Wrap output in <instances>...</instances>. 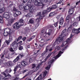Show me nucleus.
<instances>
[{
	"instance_id": "nucleus-1",
	"label": "nucleus",
	"mask_w": 80,
	"mask_h": 80,
	"mask_svg": "<svg viewBox=\"0 0 80 80\" xmlns=\"http://www.w3.org/2000/svg\"><path fill=\"white\" fill-rule=\"evenodd\" d=\"M37 0H29L27 3L28 5L30 6V13H33L35 10V6H33L34 2H36Z\"/></svg>"
},
{
	"instance_id": "nucleus-2",
	"label": "nucleus",
	"mask_w": 80,
	"mask_h": 80,
	"mask_svg": "<svg viewBox=\"0 0 80 80\" xmlns=\"http://www.w3.org/2000/svg\"><path fill=\"white\" fill-rule=\"evenodd\" d=\"M3 18H7V20L8 21V23L7 24V26L8 27H10V19H9L10 18V15H9V13L8 12H6L4 13L3 14Z\"/></svg>"
},
{
	"instance_id": "nucleus-3",
	"label": "nucleus",
	"mask_w": 80,
	"mask_h": 80,
	"mask_svg": "<svg viewBox=\"0 0 80 80\" xmlns=\"http://www.w3.org/2000/svg\"><path fill=\"white\" fill-rule=\"evenodd\" d=\"M17 41H15L12 43L11 45V48H10V52H14V50L13 49H14V50H17Z\"/></svg>"
},
{
	"instance_id": "nucleus-4",
	"label": "nucleus",
	"mask_w": 80,
	"mask_h": 80,
	"mask_svg": "<svg viewBox=\"0 0 80 80\" xmlns=\"http://www.w3.org/2000/svg\"><path fill=\"white\" fill-rule=\"evenodd\" d=\"M9 35V39H10V28H7L5 29L4 31L3 35L4 37L8 36V35Z\"/></svg>"
},
{
	"instance_id": "nucleus-5",
	"label": "nucleus",
	"mask_w": 80,
	"mask_h": 80,
	"mask_svg": "<svg viewBox=\"0 0 80 80\" xmlns=\"http://www.w3.org/2000/svg\"><path fill=\"white\" fill-rule=\"evenodd\" d=\"M38 0L40 2H38V1H36L34 3L35 6H37V7L41 6V8H43V7L44 6V4L42 3V2H43V0Z\"/></svg>"
},
{
	"instance_id": "nucleus-6",
	"label": "nucleus",
	"mask_w": 80,
	"mask_h": 80,
	"mask_svg": "<svg viewBox=\"0 0 80 80\" xmlns=\"http://www.w3.org/2000/svg\"><path fill=\"white\" fill-rule=\"evenodd\" d=\"M8 69H6L4 72H3L2 73V75L5 76L4 78H5V80H6V79H7V78H9V76L10 75L9 74H8L7 75V73H8Z\"/></svg>"
},
{
	"instance_id": "nucleus-7",
	"label": "nucleus",
	"mask_w": 80,
	"mask_h": 80,
	"mask_svg": "<svg viewBox=\"0 0 80 80\" xmlns=\"http://www.w3.org/2000/svg\"><path fill=\"white\" fill-rule=\"evenodd\" d=\"M20 22H16L13 25V28L18 29L21 27V26L20 25Z\"/></svg>"
},
{
	"instance_id": "nucleus-8",
	"label": "nucleus",
	"mask_w": 80,
	"mask_h": 80,
	"mask_svg": "<svg viewBox=\"0 0 80 80\" xmlns=\"http://www.w3.org/2000/svg\"><path fill=\"white\" fill-rule=\"evenodd\" d=\"M71 18H72V16L71 15H69L67 16L66 18V21L68 23L70 22V20H71Z\"/></svg>"
},
{
	"instance_id": "nucleus-9",
	"label": "nucleus",
	"mask_w": 80,
	"mask_h": 80,
	"mask_svg": "<svg viewBox=\"0 0 80 80\" xmlns=\"http://www.w3.org/2000/svg\"><path fill=\"white\" fill-rule=\"evenodd\" d=\"M63 53V52H62L61 51H59L58 54L57 55L56 57L54 58L55 59V60H57V59L58 58H59V57H60L62 55L61 54H62V53Z\"/></svg>"
},
{
	"instance_id": "nucleus-10",
	"label": "nucleus",
	"mask_w": 80,
	"mask_h": 80,
	"mask_svg": "<svg viewBox=\"0 0 80 80\" xmlns=\"http://www.w3.org/2000/svg\"><path fill=\"white\" fill-rule=\"evenodd\" d=\"M72 33H76V34H78L79 33L78 29L74 28L72 29Z\"/></svg>"
},
{
	"instance_id": "nucleus-11",
	"label": "nucleus",
	"mask_w": 80,
	"mask_h": 80,
	"mask_svg": "<svg viewBox=\"0 0 80 80\" xmlns=\"http://www.w3.org/2000/svg\"><path fill=\"white\" fill-rule=\"evenodd\" d=\"M52 33H53V29L52 28L49 29L48 32L47 33L49 36H50L52 34Z\"/></svg>"
},
{
	"instance_id": "nucleus-12",
	"label": "nucleus",
	"mask_w": 80,
	"mask_h": 80,
	"mask_svg": "<svg viewBox=\"0 0 80 80\" xmlns=\"http://www.w3.org/2000/svg\"><path fill=\"white\" fill-rule=\"evenodd\" d=\"M73 33L72 32V33L71 34V35L69 37V38H68L66 40V42H69L70 41V40H71V38H72L73 36H74V35H72Z\"/></svg>"
},
{
	"instance_id": "nucleus-13",
	"label": "nucleus",
	"mask_w": 80,
	"mask_h": 80,
	"mask_svg": "<svg viewBox=\"0 0 80 80\" xmlns=\"http://www.w3.org/2000/svg\"><path fill=\"white\" fill-rule=\"evenodd\" d=\"M28 63L27 62H26L25 61L22 60L21 62V65H22L23 67H25V65H27Z\"/></svg>"
},
{
	"instance_id": "nucleus-14",
	"label": "nucleus",
	"mask_w": 80,
	"mask_h": 80,
	"mask_svg": "<svg viewBox=\"0 0 80 80\" xmlns=\"http://www.w3.org/2000/svg\"><path fill=\"white\" fill-rule=\"evenodd\" d=\"M24 22V20H23L22 19H21L19 21V22L18 23H19V24L21 26H22V25H23V22Z\"/></svg>"
},
{
	"instance_id": "nucleus-15",
	"label": "nucleus",
	"mask_w": 80,
	"mask_h": 80,
	"mask_svg": "<svg viewBox=\"0 0 80 80\" xmlns=\"http://www.w3.org/2000/svg\"><path fill=\"white\" fill-rule=\"evenodd\" d=\"M64 21V20H63V18L62 17L61 18H60V21H59V24L60 25H62V24H63V23Z\"/></svg>"
},
{
	"instance_id": "nucleus-16",
	"label": "nucleus",
	"mask_w": 80,
	"mask_h": 80,
	"mask_svg": "<svg viewBox=\"0 0 80 80\" xmlns=\"http://www.w3.org/2000/svg\"><path fill=\"white\" fill-rule=\"evenodd\" d=\"M22 42H23L22 41H21L20 42H19L18 43L17 42L16 45L17 47H20V46H21V45H22Z\"/></svg>"
},
{
	"instance_id": "nucleus-17",
	"label": "nucleus",
	"mask_w": 80,
	"mask_h": 80,
	"mask_svg": "<svg viewBox=\"0 0 80 80\" xmlns=\"http://www.w3.org/2000/svg\"><path fill=\"white\" fill-rule=\"evenodd\" d=\"M36 60V57H33L32 58H30L29 59V62H31L32 61L33 62V61H34V60Z\"/></svg>"
},
{
	"instance_id": "nucleus-18",
	"label": "nucleus",
	"mask_w": 80,
	"mask_h": 80,
	"mask_svg": "<svg viewBox=\"0 0 80 80\" xmlns=\"http://www.w3.org/2000/svg\"><path fill=\"white\" fill-rule=\"evenodd\" d=\"M56 40L57 41H59V42H61L63 40V38H61V37H60V36L58 38H56Z\"/></svg>"
},
{
	"instance_id": "nucleus-19",
	"label": "nucleus",
	"mask_w": 80,
	"mask_h": 80,
	"mask_svg": "<svg viewBox=\"0 0 80 80\" xmlns=\"http://www.w3.org/2000/svg\"><path fill=\"white\" fill-rule=\"evenodd\" d=\"M42 74L40 75L35 80H42Z\"/></svg>"
},
{
	"instance_id": "nucleus-20",
	"label": "nucleus",
	"mask_w": 80,
	"mask_h": 80,
	"mask_svg": "<svg viewBox=\"0 0 80 80\" xmlns=\"http://www.w3.org/2000/svg\"><path fill=\"white\" fill-rule=\"evenodd\" d=\"M47 71H45L42 74V75L43 77H42V79H43V78H44L45 77H46V76L47 75Z\"/></svg>"
},
{
	"instance_id": "nucleus-21",
	"label": "nucleus",
	"mask_w": 80,
	"mask_h": 80,
	"mask_svg": "<svg viewBox=\"0 0 80 80\" xmlns=\"http://www.w3.org/2000/svg\"><path fill=\"white\" fill-rule=\"evenodd\" d=\"M20 59V58L18 57V56L13 61V62L14 63H15L16 62H17Z\"/></svg>"
},
{
	"instance_id": "nucleus-22",
	"label": "nucleus",
	"mask_w": 80,
	"mask_h": 80,
	"mask_svg": "<svg viewBox=\"0 0 80 80\" xmlns=\"http://www.w3.org/2000/svg\"><path fill=\"white\" fill-rule=\"evenodd\" d=\"M41 36H42V37H45V38H46V37H49V36L47 34V33H44L42 35H41Z\"/></svg>"
},
{
	"instance_id": "nucleus-23",
	"label": "nucleus",
	"mask_w": 80,
	"mask_h": 80,
	"mask_svg": "<svg viewBox=\"0 0 80 80\" xmlns=\"http://www.w3.org/2000/svg\"><path fill=\"white\" fill-rule=\"evenodd\" d=\"M51 8L52 10L56 9L57 8V6L56 4L53 5L52 6Z\"/></svg>"
},
{
	"instance_id": "nucleus-24",
	"label": "nucleus",
	"mask_w": 80,
	"mask_h": 80,
	"mask_svg": "<svg viewBox=\"0 0 80 80\" xmlns=\"http://www.w3.org/2000/svg\"><path fill=\"white\" fill-rule=\"evenodd\" d=\"M30 7L28 6H26L23 7L24 10H27L29 9Z\"/></svg>"
},
{
	"instance_id": "nucleus-25",
	"label": "nucleus",
	"mask_w": 80,
	"mask_h": 80,
	"mask_svg": "<svg viewBox=\"0 0 80 80\" xmlns=\"http://www.w3.org/2000/svg\"><path fill=\"white\" fill-rule=\"evenodd\" d=\"M55 12H53L50 13L49 14V17H52V16H53V15H55Z\"/></svg>"
},
{
	"instance_id": "nucleus-26",
	"label": "nucleus",
	"mask_w": 80,
	"mask_h": 80,
	"mask_svg": "<svg viewBox=\"0 0 80 80\" xmlns=\"http://www.w3.org/2000/svg\"><path fill=\"white\" fill-rule=\"evenodd\" d=\"M5 11V9L4 8H2L0 10V13H2V12H4Z\"/></svg>"
},
{
	"instance_id": "nucleus-27",
	"label": "nucleus",
	"mask_w": 80,
	"mask_h": 80,
	"mask_svg": "<svg viewBox=\"0 0 80 80\" xmlns=\"http://www.w3.org/2000/svg\"><path fill=\"white\" fill-rule=\"evenodd\" d=\"M67 43H68V42H67V41H66L64 42L61 45V47L62 48L63 47V46H64V45H65L67 44Z\"/></svg>"
},
{
	"instance_id": "nucleus-28",
	"label": "nucleus",
	"mask_w": 80,
	"mask_h": 80,
	"mask_svg": "<svg viewBox=\"0 0 80 80\" xmlns=\"http://www.w3.org/2000/svg\"><path fill=\"white\" fill-rule=\"evenodd\" d=\"M45 29H42V30H41V35H43V34L44 33H45Z\"/></svg>"
},
{
	"instance_id": "nucleus-29",
	"label": "nucleus",
	"mask_w": 80,
	"mask_h": 80,
	"mask_svg": "<svg viewBox=\"0 0 80 80\" xmlns=\"http://www.w3.org/2000/svg\"><path fill=\"white\" fill-rule=\"evenodd\" d=\"M50 3L51 2V1H49L48 0H43L42 1V3Z\"/></svg>"
},
{
	"instance_id": "nucleus-30",
	"label": "nucleus",
	"mask_w": 80,
	"mask_h": 80,
	"mask_svg": "<svg viewBox=\"0 0 80 80\" xmlns=\"http://www.w3.org/2000/svg\"><path fill=\"white\" fill-rule=\"evenodd\" d=\"M49 48H50V46L48 45L46 46L45 51L47 52L48 50H49Z\"/></svg>"
},
{
	"instance_id": "nucleus-31",
	"label": "nucleus",
	"mask_w": 80,
	"mask_h": 80,
	"mask_svg": "<svg viewBox=\"0 0 80 80\" xmlns=\"http://www.w3.org/2000/svg\"><path fill=\"white\" fill-rule=\"evenodd\" d=\"M3 22V18L2 17L0 16V23H2Z\"/></svg>"
},
{
	"instance_id": "nucleus-32",
	"label": "nucleus",
	"mask_w": 80,
	"mask_h": 80,
	"mask_svg": "<svg viewBox=\"0 0 80 80\" xmlns=\"http://www.w3.org/2000/svg\"><path fill=\"white\" fill-rule=\"evenodd\" d=\"M18 56L19 58H20H20H23V57H24V55H23V53H20L19 54Z\"/></svg>"
},
{
	"instance_id": "nucleus-33",
	"label": "nucleus",
	"mask_w": 80,
	"mask_h": 80,
	"mask_svg": "<svg viewBox=\"0 0 80 80\" xmlns=\"http://www.w3.org/2000/svg\"><path fill=\"white\" fill-rule=\"evenodd\" d=\"M22 36H19L17 39H16V40H17L16 41V42H18V41H19V40H20L21 39H22Z\"/></svg>"
},
{
	"instance_id": "nucleus-34",
	"label": "nucleus",
	"mask_w": 80,
	"mask_h": 80,
	"mask_svg": "<svg viewBox=\"0 0 80 80\" xmlns=\"http://www.w3.org/2000/svg\"><path fill=\"white\" fill-rule=\"evenodd\" d=\"M6 67H10V61H9L8 62L6 63Z\"/></svg>"
},
{
	"instance_id": "nucleus-35",
	"label": "nucleus",
	"mask_w": 80,
	"mask_h": 80,
	"mask_svg": "<svg viewBox=\"0 0 80 80\" xmlns=\"http://www.w3.org/2000/svg\"><path fill=\"white\" fill-rule=\"evenodd\" d=\"M18 67V68H23V66H22V64H17L16 66Z\"/></svg>"
},
{
	"instance_id": "nucleus-36",
	"label": "nucleus",
	"mask_w": 80,
	"mask_h": 80,
	"mask_svg": "<svg viewBox=\"0 0 80 80\" xmlns=\"http://www.w3.org/2000/svg\"><path fill=\"white\" fill-rule=\"evenodd\" d=\"M71 31H72V28L69 27L67 30V32H68V33H70V32H71Z\"/></svg>"
},
{
	"instance_id": "nucleus-37",
	"label": "nucleus",
	"mask_w": 80,
	"mask_h": 80,
	"mask_svg": "<svg viewBox=\"0 0 80 80\" xmlns=\"http://www.w3.org/2000/svg\"><path fill=\"white\" fill-rule=\"evenodd\" d=\"M29 23L32 24V23H34V21L32 19H31L29 20Z\"/></svg>"
},
{
	"instance_id": "nucleus-38",
	"label": "nucleus",
	"mask_w": 80,
	"mask_h": 80,
	"mask_svg": "<svg viewBox=\"0 0 80 80\" xmlns=\"http://www.w3.org/2000/svg\"><path fill=\"white\" fill-rule=\"evenodd\" d=\"M52 10V8L49 7V8H48L47 9V12H50V11H51Z\"/></svg>"
},
{
	"instance_id": "nucleus-39",
	"label": "nucleus",
	"mask_w": 80,
	"mask_h": 80,
	"mask_svg": "<svg viewBox=\"0 0 80 80\" xmlns=\"http://www.w3.org/2000/svg\"><path fill=\"white\" fill-rule=\"evenodd\" d=\"M5 42L7 43V45H8L9 43H10V41L9 39L8 40H6L5 41Z\"/></svg>"
},
{
	"instance_id": "nucleus-40",
	"label": "nucleus",
	"mask_w": 80,
	"mask_h": 80,
	"mask_svg": "<svg viewBox=\"0 0 80 80\" xmlns=\"http://www.w3.org/2000/svg\"><path fill=\"white\" fill-rule=\"evenodd\" d=\"M19 10H22L23 8V6L22 5H19L18 6Z\"/></svg>"
},
{
	"instance_id": "nucleus-41",
	"label": "nucleus",
	"mask_w": 80,
	"mask_h": 80,
	"mask_svg": "<svg viewBox=\"0 0 80 80\" xmlns=\"http://www.w3.org/2000/svg\"><path fill=\"white\" fill-rule=\"evenodd\" d=\"M18 47V48L19 50H22L23 48V46H19V47Z\"/></svg>"
},
{
	"instance_id": "nucleus-42",
	"label": "nucleus",
	"mask_w": 80,
	"mask_h": 80,
	"mask_svg": "<svg viewBox=\"0 0 80 80\" xmlns=\"http://www.w3.org/2000/svg\"><path fill=\"white\" fill-rule=\"evenodd\" d=\"M15 12L16 14L18 16L19 15H20V14H21V12H20L19 11H16Z\"/></svg>"
},
{
	"instance_id": "nucleus-43",
	"label": "nucleus",
	"mask_w": 80,
	"mask_h": 80,
	"mask_svg": "<svg viewBox=\"0 0 80 80\" xmlns=\"http://www.w3.org/2000/svg\"><path fill=\"white\" fill-rule=\"evenodd\" d=\"M39 68H40V66L39 65H38L36 68V69L34 70V72H36V71H37L39 69Z\"/></svg>"
},
{
	"instance_id": "nucleus-44",
	"label": "nucleus",
	"mask_w": 80,
	"mask_h": 80,
	"mask_svg": "<svg viewBox=\"0 0 80 80\" xmlns=\"http://www.w3.org/2000/svg\"><path fill=\"white\" fill-rule=\"evenodd\" d=\"M17 68H18V67L17 66H16V67L14 68V74L16 73V72L17 71Z\"/></svg>"
},
{
	"instance_id": "nucleus-45",
	"label": "nucleus",
	"mask_w": 80,
	"mask_h": 80,
	"mask_svg": "<svg viewBox=\"0 0 80 80\" xmlns=\"http://www.w3.org/2000/svg\"><path fill=\"white\" fill-rule=\"evenodd\" d=\"M14 20H15V19H13V18H12L11 19L10 23H13L14 22Z\"/></svg>"
},
{
	"instance_id": "nucleus-46",
	"label": "nucleus",
	"mask_w": 80,
	"mask_h": 80,
	"mask_svg": "<svg viewBox=\"0 0 80 80\" xmlns=\"http://www.w3.org/2000/svg\"><path fill=\"white\" fill-rule=\"evenodd\" d=\"M58 21L57 22H56L54 24V25L55 27L58 26Z\"/></svg>"
},
{
	"instance_id": "nucleus-47",
	"label": "nucleus",
	"mask_w": 80,
	"mask_h": 80,
	"mask_svg": "<svg viewBox=\"0 0 80 80\" xmlns=\"http://www.w3.org/2000/svg\"><path fill=\"white\" fill-rule=\"evenodd\" d=\"M73 12V8H72L69 9L68 11V12Z\"/></svg>"
},
{
	"instance_id": "nucleus-48",
	"label": "nucleus",
	"mask_w": 80,
	"mask_h": 80,
	"mask_svg": "<svg viewBox=\"0 0 80 80\" xmlns=\"http://www.w3.org/2000/svg\"><path fill=\"white\" fill-rule=\"evenodd\" d=\"M38 18H39L40 20H42V19L43 18V16H42V15H41L39 16H38Z\"/></svg>"
},
{
	"instance_id": "nucleus-49",
	"label": "nucleus",
	"mask_w": 80,
	"mask_h": 80,
	"mask_svg": "<svg viewBox=\"0 0 80 80\" xmlns=\"http://www.w3.org/2000/svg\"><path fill=\"white\" fill-rule=\"evenodd\" d=\"M13 16L14 17H17L18 16L16 13V12H15V13L13 14Z\"/></svg>"
},
{
	"instance_id": "nucleus-50",
	"label": "nucleus",
	"mask_w": 80,
	"mask_h": 80,
	"mask_svg": "<svg viewBox=\"0 0 80 80\" xmlns=\"http://www.w3.org/2000/svg\"><path fill=\"white\" fill-rule=\"evenodd\" d=\"M73 25L74 26L77 27V22H75L73 24Z\"/></svg>"
},
{
	"instance_id": "nucleus-51",
	"label": "nucleus",
	"mask_w": 80,
	"mask_h": 80,
	"mask_svg": "<svg viewBox=\"0 0 80 80\" xmlns=\"http://www.w3.org/2000/svg\"><path fill=\"white\" fill-rule=\"evenodd\" d=\"M39 26V23L38 22H37L35 24V27H38Z\"/></svg>"
},
{
	"instance_id": "nucleus-52",
	"label": "nucleus",
	"mask_w": 80,
	"mask_h": 80,
	"mask_svg": "<svg viewBox=\"0 0 80 80\" xmlns=\"http://www.w3.org/2000/svg\"><path fill=\"white\" fill-rule=\"evenodd\" d=\"M46 13H47V10L43 11L42 12V14L43 15H44Z\"/></svg>"
},
{
	"instance_id": "nucleus-53",
	"label": "nucleus",
	"mask_w": 80,
	"mask_h": 80,
	"mask_svg": "<svg viewBox=\"0 0 80 80\" xmlns=\"http://www.w3.org/2000/svg\"><path fill=\"white\" fill-rule=\"evenodd\" d=\"M63 0H60L59 2L57 3V4H60L62 2Z\"/></svg>"
},
{
	"instance_id": "nucleus-54",
	"label": "nucleus",
	"mask_w": 80,
	"mask_h": 80,
	"mask_svg": "<svg viewBox=\"0 0 80 80\" xmlns=\"http://www.w3.org/2000/svg\"><path fill=\"white\" fill-rule=\"evenodd\" d=\"M68 47V45H67L66 47H64L62 49V51H63V50H66L67 49V48Z\"/></svg>"
},
{
	"instance_id": "nucleus-55",
	"label": "nucleus",
	"mask_w": 80,
	"mask_h": 80,
	"mask_svg": "<svg viewBox=\"0 0 80 80\" xmlns=\"http://www.w3.org/2000/svg\"><path fill=\"white\" fill-rule=\"evenodd\" d=\"M40 42L41 43H43V42H45V40H44V39H42L40 41Z\"/></svg>"
},
{
	"instance_id": "nucleus-56",
	"label": "nucleus",
	"mask_w": 80,
	"mask_h": 80,
	"mask_svg": "<svg viewBox=\"0 0 80 80\" xmlns=\"http://www.w3.org/2000/svg\"><path fill=\"white\" fill-rule=\"evenodd\" d=\"M54 62V60H53V59L52 60H51L50 61H49V62H48V63H50V64H52V63H53V62Z\"/></svg>"
},
{
	"instance_id": "nucleus-57",
	"label": "nucleus",
	"mask_w": 80,
	"mask_h": 80,
	"mask_svg": "<svg viewBox=\"0 0 80 80\" xmlns=\"http://www.w3.org/2000/svg\"><path fill=\"white\" fill-rule=\"evenodd\" d=\"M32 68L33 69V68H35V67H36V66L35 65V64H32Z\"/></svg>"
},
{
	"instance_id": "nucleus-58",
	"label": "nucleus",
	"mask_w": 80,
	"mask_h": 80,
	"mask_svg": "<svg viewBox=\"0 0 80 80\" xmlns=\"http://www.w3.org/2000/svg\"><path fill=\"white\" fill-rule=\"evenodd\" d=\"M52 53H49L48 55V56H47V57L48 58H49V57H50V56H51V55H52Z\"/></svg>"
},
{
	"instance_id": "nucleus-59",
	"label": "nucleus",
	"mask_w": 80,
	"mask_h": 80,
	"mask_svg": "<svg viewBox=\"0 0 80 80\" xmlns=\"http://www.w3.org/2000/svg\"><path fill=\"white\" fill-rule=\"evenodd\" d=\"M46 51H45L44 52L42 53L41 54L42 56H43V55H45V53H47Z\"/></svg>"
},
{
	"instance_id": "nucleus-60",
	"label": "nucleus",
	"mask_w": 80,
	"mask_h": 80,
	"mask_svg": "<svg viewBox=\"0 0 80 80\" xmlns=\"http://www.w3.org/2000/svg\"><path fill=\"white\" fill-rule=\"evenodd\" d=\"M69 15H72V14H73V12L71 11V12H68Z\"/></svg>"
},
{
	"instance_id": "nucleus-61",
	"label": "nucleus",
	"mask_w": 80,
	"mask_h": 80,
	"mask_svg": "<svg viewBox=\"0 0 80 80\" xmlns=\"http://www.w3.org/2000/svg\"><path fill=\"white\" fill-rule=\"evenodd\" d=\"M41 15H42V14H41V12H40L37 15V16H39V17Z\"/></svg>"
},
{
	"instance_id": "nucleus-62",
	"label": "nucleus",
	"mask_w": 80,
	"mask_h": 80,
	"mask_svg": "<svg viewBox=\"0 0 80 80\" xmlns=\"http://www.w3.org/2000/svg\"><path fill=\"white\" fill-rule=\"evenodd\" d=\"M28 71V70L26 69L25 70H23L22 71V73H25V72H27Z\"/></svg>"
},
{
	"instance_id": "nucleus-63",
	"label": "nucleus",
	"mask_w": 80,
	"mask_h": 80,
	"mask_svg": "<svg viewBox=\"0 0 80 80\" xmlns=\"http://www.w3.org/2000/svg\"><path fill=\"white\" fill-rule=\"evenodd\" d=\"M3 63V60L0 59V65Z\"/></svg>"
},
{
	"instance_id": "nucleus-64",
	"label": "nucleus",
	"mask_w": 80,
	"mask_h": 80,
	"mask_svg": "<svg viewBox=\"0 0 80 80\" xmlns=\"http://www.w3.org/2000/svg\"><path fill=\"white\" fill-rule=\"evenodd\" d=\"M32 40V39L31 38H28L27 40L28 42H30Z\"/></svg>"
}]
</instances>
